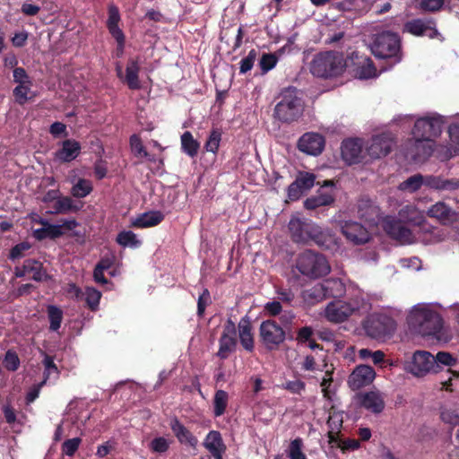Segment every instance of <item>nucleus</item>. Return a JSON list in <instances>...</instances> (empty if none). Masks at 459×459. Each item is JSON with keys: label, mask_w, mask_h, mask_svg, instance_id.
I'll return each mask as SVG.
<instances>
[{"label": "nucleus", "mask_w": 459, "mask_h": 459, "mask_svg": "<svg viewBox=\"0 0 459 459\" xmlns=\"http://www.w3.org/2000/svg\"><path fill=\"white\" fill-rule=\"evenodd\" d=\"M399 220L387 216L383 220L385 231L401 244L414 243L419 238L408 228L403 226L401 221L417 226L427 224L426 212L420 211L415 204H408L399 211Z\"/></svg>", "instance_id": "f257e3e1"}, {"label": "nucleus", "mask_w": 459, "mask_h": 459, "mask_svg": "<svg viewBox=\"0 0 459 459\" xmlns=\"http://www.w3.org/2000/svg\"><path fill=\"white\" fill-rule=\"evenodd\" d=\"M289 230L292 240L297 243L314 241L328 249L337 246L336 238L329 230H323L311 221L292 217L289 222Z\"/></svg>", "instance_id": "f03ea898"}, {"label": "nucleus", "mask_w": 459, "mask_h": 459, "mask_svg": "<svg viewBox=\"0 0 459 459\" xmlns=\"http://www.w3.org/2000/svg\"><path fill=\"white\" fill-rule=\"evenodd\" d=\"M408 324L422 335L437 333L442 327L439 314L429 304H417L409 313Z\"/></svg>", "instance_id": "7ed1b4c3"}, {"label": "nucleus", "mask_w": 459, "mask_h": 459, "mask_svg": "<svg viewBox=\"0 0 459 459\" xmlns=\"http://www.w3.org/2000/svg\"><path fill=\"white\" fill-rule=\"evenodd\" d=\"M442 125L441 117L437 115L421 117L415 122L412 134L414 139H417V146L425 148V145H428L429 148V151L424 152V157L430 156L438 147L434 148L433 141L441 134Z\"/></svg>", "instance_id": "20e7f679"}, {"label": "nucleus", "mask_w": 459, "mask_h": 459, "mask_svg": "<svg viewBox=\"0 0 459 459\" xmlns=\"http://www.w3.org/2000/svg\"><path fill=\"white\" fill-rule=\"evenodd\" d=\"M349 64L342 55L325 52L316 56L311 63V73L317 77H334L342 74Z\"/></svg>", "instance_id": "39448f33"}, {"label": "nucleus", "mask_w": 459, "mask_h": 459, "mask_svg": "<svg viewBox=\"0 0 459 459\" xmlns=\"http://www.w3.org/2000/svg\"><path fill=\"white\" fill-rule=\"evenodd\" d=\"M369 48L373 55L378 58L394 59V63L401 60L400 39L391 30H382L375 34Z\"/></svg>", "instance_id": "423d86ee"}, {"label": "nucleus", "mask_w": 459, "mask_h": 459, "mask_svg": "<svg viewBox=\"0 0 459 459\" xmlns=\"http://www.w3.org/2000/svg\"><path fill=\"white\" fill-rule=\"evenodd\" d=\"M368 304L365 299L359 296L351 301L336 299L327 304L324 310V316L332 323H342L347 320L351 315L366 309Z\"/></svg>", "instance_id": "0eeeda50"}, {"label": "nucleus", "mask_w": 459, "mask_h": 459, "mask_svg": "<svg viewBox=\"0 0 459 459\" xmlns=\"http://www.w3.org/2000/svg\"><path fill=\"white\" fill-rule=\"evenodd\" d=\"M299 271L305 276L318 278L330 273L328 261L322 255L306 251L301 254L297 262Z\"/></svg>", "instance_id": "6e6552de"}, {"label": "nucleus", "mask_w": 459, "mask_h": 459, "mask_svg": "<svg viewBox=\"0 0 459 459\" xmlns=\"http://www.w3.org/2000/svg\"><path fill=\"white\" fill-rule=\"evenodd\" d=\"M302 114V104L294 91L288 90L283 93L282 100L275 106L274 117L286 123L292 122Z\"/></svg>", "instance_id": "1a4fd4ad"}, {"label": "nucleus", "mask_w": 459, "mask_h": 459, "mask_svg": "<svg viewBox=\"0 0 459 459\" xmlns=\"http://www.w3.org/2000/svg\"><path fill=\"white\" fill-rule=\"evenodd\" d=\"M259 336L264 346L269 351L278 349L286 339L283 328L273 320L262 322L259 327Z\"/></svg>", "instance_id": "9d476101"}, {"label": "nucleus", "mask_w": 459, "mask_h": 459, "mask_svg": "<svg viewBox=\"0 0 459 459\" xmlns=\"http://www.w3.org/2000/svg\"><path fill=\"white\" fill-rule=\"evenodd\" d=\"M437 367L434 355L426 351H417L413 353L407 369L416 377H424L429 373H437Z\"/></svg>", "instance_id": "9b49d317"}, {"label": "nucleus", "mask_w": 459, "mask_h": 459, "mask_svg": "<svg viewBox=\"0 0 459 459\" xmlns=\"http://www.w3.org/2000/svg\"><path fill=\"white\" fill-rule=\"evenodd\" d=\"M393 146L391 135L383 134L376 135L366 145V156L368 160H377L386 156Z\"/></svg>", "instance_id": "f8f14e48"}, {"label": "nucleus", "mask_w": 459, "mask_h": 459, "mask_svg": "<svg viewBox=\"0 0 459 459\" xmlns=\"http://www.w3.org/2000/svg\"><path fill=\"white\" fill-rule=\"evenodd\" d=\"M428 217L436 220L443 225H454L457 221V212L444 201L431 204L426 211Z\"/></svg>", "instance_id": "ddd939ff"}, {"label": "nucleus", "mask_w": 459, "mask_h": 459, "mask_svg": "<svg viewBox=\"0 0 459 459\" xmlns=\"http://www.w3.org/2000/svg\"><path fill=\"white\" fill-rule=\"evenodd\" d=\"M350 62L354 66L353 71L356 77L359 79H371L379 74L372 60L366 56L352 52L350 56Z\"/></svg>", "instance_id": "4468645a"}, {"label": "nucleus", "mask_w": 459, "mask_h": 459, "mask_svg": "<svg viewBox=\"0 0 459 459\" xmlns=\"http://www.w3.org/2000/svg\"><path fill=\"white\" fill-rule=\"evenodd\" d=\"M139 62L134 59L128 60L125 73L123 72L122 65L120 64H117L116 65L117 77L131 90H139L142 88V84L139 80Z\"/></svg>", "instance_id": "2eb2a0df"}, {"label": "nucleus", "mask_w": 459, "mask_h": 459, "mask_svg": "<svg viewBox=\"0 0 459 459\" xmlns=\"http://www.w3.org/2000/svg\"><path fill=\"white\" fill-rule=\"evenodd\" d=\"M334 201V187L333 183L330 180H325L321 187L318 189L317 194L314 196L307 198L304 202V206L308 210H313L320 206L329 205Z\"/></svg>", "instance_id": "dca6fc26"}, {"label": "nucleus", "mask_w": 459, "mask_h": 459, "mask_svg": "<svg viewBox=\"0 0 459 459\" xmlns=\"http://www.w3.org/2000/svg\"><path fill=\"white\" fill-rule=\"evenodd\" d=\"M78 226L75 220H64L61 224L45 225L41 229L33 231V236L37 239H44L47 238H56L63 236L65 230H72Z\"/></svg>", "instance_id": "f3484780"}, {"label": "nucleus", "mask_w": 459, "mask_h": 459, "mask_svg": "<svg viewBox=\"0 0 459 459\" xmlns=\"http://www.w3.org/2000/svg\"><path fill=\"white\" fill-rule=\"evenodd\" d=\"M376 377L375 370L368 365L357 366L348 378V385L352 390H359L370 385Z\"/></svg>", "instance_id": "a211bd4d"}, {"label": "nucleus", "mask_w": 459, "mask_h": 459, "mask_svg": "<svg viewBox=\"0 0 459 459\" xmlns=\"http://www.w3.org/2000/svg\"><path fill=\"white\" fill-rule=\"evenodd\" d=\"M359 405L374 414L381 413L385 406L384 394L377 390H371L357 395Z\"/></svg>", "instance_id": "6ab92c4d"}, {"label": "nucleus", "mask_w": 459, "mask_h": 459, "mask_svg": "<svg viewBox=\"0 0 459 459\" xmlns=\"http://www.w3.org/2000/svg\"><path fill=\"white\" fill-rule=\"evenodd\" d=\"M364 327L369 336L378 339L390 334L394 323L385 317L372 316L367 320Z\"/></svg>", "instance_id": "aec40b11"}, {"label": "nucleus", "mask_w": 459, "mask_h": 459, "mask_svg": "<svg viewBox=\"0 0 459 459\" xmlns=\"http://www.w3.org/2000/svg\"><path fill=\"white\" fill-rule=\"evenodd\" d=\"M449 146L439 145L436 149L437 156L442 160L459 154V124L451 125L448 128Z\"/></svg>", "instance_id": "412c9836"}, {"label": "nucleus", "mask_w": 459, "mask_h": 459, "mask_svg": "<svg viewBox=\"0 0 459 459\" xmlns=\"http://www.w3.org/2000/svg\"><path fill=\"white\" fill-rule=\"evenodd\" d=\"M342 232L351 242L360 245L370 238L368 230L361 224L354 221H347L342 226Z\"/></svg>", "instance_id": "4be33fe9"}, {"label": "nucleus", "mask_w": 459, "mask_h": 459, "mask_svg": "<svg viewBox=\"0 0 459 459\" xmlns=\"http://www.w3.org/2000/svg\"><path fill=\"white\" fill-rule=\"evenodd\" d=\"M342 157L348 164H354L367 159L366 152L358 140H346L342 145Z\"/></svg>", "instance_id": "5701e85b"}, {"label": "nucleus", "mask_w": 459, "mask_h": 459, "mask_svg": "<svg viewBox=\"0 0 459 459\" xmlns=\"http://www.w3.org/2000/svg\"><path fill=\"white\" fill-rule=\"evenodd\" d=\"M235 325L232 321L229 320L220 339V349L218 351V356L220 358L226 359L229 354L235 350L237 344L235 340Z\"/></svg>", "instance_id": "b1692460"}, {"label": "nucleus", "mask_w": 459, "mask_h": 459, "mask_svg": "<svg viewBox=\"0 0 459 459\" xmlns=\"http://www.w3.org/2000/svg\"><path fill=\"white\" fill-rule=\"evenodd\" d=\"M325 140L322 135L316 133H307L299 141V149L310 155H317L322 152Z\"/></svg>", "instance_id": "393cba45"}, {"label": "nucleus", "mask_w": 459, "mask_h": 459, "mask_svg": "<svg viewBox=\"0 0 459 459\" xmlns=\"http://www.w3.org/2000/svg\"><path fill=\"white\" fill-rule=\"evenodd\" d=\"M81 152L79 142L68 139L61 143V147L55 152V158L61 162H70L75 160Z\"/></svg>", "instance_id": "a878e982"}, {"label": "nucleus", "mask_w": 459, "mask_h": 459, "mask_svg": "<svg viewBox=\"0 0 459 459\" xmlns=\"http://www.w3.org/2000/svg\"><path fill=\"white\" fill-rule=\"evenodd\" d=\"M164 215L159 211H150L132 218L130 225L134 228H150L160 224Z\"/></svg>", "instance_id": "bb28decb"}, {"label": "nucleus", "mask_w": 459, "mask_h": 459, "mask_svg": "<svg viewBox=\"0 0 459 459\" xmlns=\"http://www.w3.org/2000/svg\"><path fill=\"white\" fill-rule=\"evenodd\" d=\"M204 445L215 459H222L225 446L218 431H210L205 437Z\"/></svg>", "instance_id": "cd10ccee"}, {"label": "nucleus", "mask_w": 459, "mask_h": 459, "mask_svg": "<svg viewBox=\"0 0 459 459\" xmlns=\"http://www.w3.org/2000/svg\"><path fill=\"white\" fill-rule=\"evenodd\" d=\"M238 338L243 348L247 351H253L255 348L252 325L248 319L242 318L238 325Z\"/></svg>", "instance_id": "c85d7f7f"}, {"label": "nucleus", "mask_w": 459, "mask_h": 459, "mask_svg": "<svg viewBox=\"0 0 459 459\" xmlns=\"http://www.w3.org/2000/svg\"><path fill=\"white\" fill-rule=\"evenodd\" d=\"M170 428L181 444L191 447H195L197 445V438L178 419L171 420Z\"/></svg>", "instance_id": "c756f323"}, {"label": "nucleus", "mask_w": 459, "mask_h": 459, "mask_svg": "<svg viewBox=\"0 0 459 459\" xmlns=\"http://www.w3.org/2000/svg\"><path fill=\"white\" fill-rule=\"evenodd\" d=\"M342 423H343L342 412L339 411H335L334 409H332L329 413V417H328V420H327V425L329 428L328 437L331 440L336 439V437H337L338 434L340 433L341 429L342 427Z\"/></svg>", "instance_id": "7c9ffc66"}, {"label": "nucleus", "mask_w": 459, "mask_h": 459, "mask_svg": "<svg viewBox=\"0 0 459 459\" xmlns=\"http://www.w3.org/2000/svg\"><path fill=\"white\" fill-rule=\"evenodd\" d=\"M302 298L305 303H307L308 306H313L327 297L322 283H318L313 286L311 289L304 290L302 292Z\"/></svg>", "instance_id": "2f4dec72"}, {"label": "nucleus", "mask_w": 459, "mask_h": 459, "mask_svg": "<svg viewBox=\"0 0 459 459\" xmlns=\"http://www.w3.org/2000/svg\"><path fill=\"white\" fill-rule=\"evenodd\" d=\"M424 185L437 190L459 189V179L442 180L438 178L428 177L424 178Z\"/></svg>", "instance_id": "473e14b6"}, {"label": "nucleus", "mask_w": 459, "mask_h": 459, "mask_svg": "<svg viewBox=\"0 0 459 459\" xmlns=\"http://www.w3.org/2000/svg\"><path fill=\"white\" fill-rule=\"evenodd\" d=\"M82 204H76L71 197H58L54 205V213H67L70 212H78Z\"/></svg>", "instance_id": "72a5a7b5"}, {"label": "nucleus", "mask_w": 459, "mask_h": 459, "mask_svg": "<svg viewBox=\"0 0 459 459\" xmlns=\"http://www.w3.org/2000/svg\"><path fill=\"white\" fill-rule=\"evenodd\" d=\"M182 151L190 157H195L198 153L200 143L194 139L192 134L188 131L181 135Z\"/></svg>", "instance_id": "f704fd0d"}, {"label": "nucleus", "mask_w": 459, "mask_h": 459, "mask_svg": "<svg viewBox=\"0 0 459 459\" xmlns=\"http://www.w3.org/2000/svg\"><path fill=\"white\" fill-rule=\"evenodd\" d=\"M117 242L123 247L137 248L142 241L131 230H123L117 236Z\"/></svg>", "instance_id": "c9c22d12"}, {"label": "nucleus", "mask_w": 459, "mask_h": 459, "mask_svg": "<svg viewBox=\"0 0 459 459\" xmlns=\"http://www.w3.org/2000/svg\"><path fill=\"white\" fill-rule=\"evenodd\" d=\"M93 190L92 183L85 178H79L71 188V195L76 198H84Z\"/></svg>", "instance_id": "e433bc0d"}, {"label": "nucleus", "mask_w": 459, "mask_h": 459, "mask_svg": "<svg viewBox=\"0 0 459 459\" xmlns=\"http://www.w3.org/2000/svg\"><path fill=\"white\" fill-rule=\"evenodd\" d=\"M24 268L28 274H31V278L35 281H43L47 278L46 272L42 269V264L36 260H26Z\"/></svg>", "instance_id": "4c0bfd02"}, {"label": "nucleus", "mask_w": 459, "mask_h": 459, "mask_svg": "<svg viewBox=\"0 0 459 459\" xmlns=\"http://www.w3.org/2000/svg\"><path fill=\"white\" fill-rule=\"evenodd\" d=\"M229 394L224 390L216 391L213 398V412L216 417L221 416L227 408Z\"/></svg>", "instance_id": "58836bf2"}, {"label": "nucleus", "mask_w": 459, "mask_h": 459, "mask_svg": "<svg viewBox=\"0 0 459 459\" xmlns=\"http://www.w3.org/2000/svg\"><path fill=\"white\" fill-rule=\"evenodd\" d=\"M82 297H84L87 306L91 310H97L99 307L100 300L101 298L100 291L97 290L92 287H86Z\"/></svg>", "instance_id": "ea45409f"}, {"label": "nucleus", "mask_w": 459, "mask_h": 459, "mask_svg": "<svg viewBox=\"0 0 459 459\" xmlns=\"http://www.w3.org/2000/svg\"><path fill=\"white\" fill-rule=\"evenodd\" d=\"M326 297H337L343 290L342 282L338 279H328L322 282Z\"/></svg>", "instance_id": "a19ab883"}, {"label": "nucleus", "mask_w": 459, "mask_h": 459, "mask_svg": "<svg viewBox=\"0 0 459 459\" xmlns=\"http://www.w3.org/2000/svg\"><path fill=\"white\" fill-rule=\"evenodd\" d=\"M130 147H131L133 153L136 157L145 158L149 160H154V158L152 156H151L144 149V147L142 143V141L138 135L133 134L130 137Z\"/></svg>", "instance_id": "79ce46f5"}, {"label": "nucleus", "mask_w": 459, "mask_h": 459, "mask_svg": "<svg viewBox=\"0 0 459 459\" xmlns=\"http://www.w3.org/2000/svg\"><path fill=\"white\" fill-rule=\"evenodd\" d=\"M447 374V378L440 382L441 390L454 392L459 386V371L448 369Z\"/></svg>", "instance_id": "37998d69"}, {"label": "nucleus", "mask_w": 459, "mask_h": 459, "mask_svg": "<svg viewBox=\"0 0 459 459\" xmlns=\"http://www.w3.org/2000/svg\"><path fill=\"white\" fill-rule=\"evenodd\" d=\"M242 37V30H225V33L221 35V40L226 39V43L232 50L240 47Z\"/></svg>", "instance_id": "c03bdc74"}, {"label": "nucleus", "mask_w": 459, "mask_h": 459, "mask_svg": "<svg viewBox=\"0 0 459 459\" xmlns=\"http://www.w3.org/2000/svg\"><path fill=\"white\" fill-rule=\"evenodd\" d=\"M422 185H424V178L421 175L417 174L402 182L399 185V189L403 191L415 192Z\"/></svg>", "instance_id": "a18cd8bd"}, {"label": "nucleus", "mask_w": 459, "mask_h": 459, "mask_svg": "<svg viewBox=\"0 0 459 459\" xmlns=\"http://www.w3.org/2000/svg\"><path fill=\"white\" fill-rule=\"evenodd\" d=\"M440 419L443 422L455 426L459 424V407L442 408L440 411Z\"/></svg>", "instance_id": "49530a36"}, {"label": "nucleus", "mask_w": 459, "mask_h": 459, "mask_svg": "<svg viewBox=\"0 0 459 459\" xmlns=\"http://www.w3.org/2000/svg\"><path fill=\"white\" fill-rule=\"evenodd\" d=\"M48 315L49 319V328L52 331H56L60 328L61 322L63 319V312L60 308L56 306L48 307Z\"/></svg>", "instance_id": "de8ad7c7"}, {"label": "nucleus", "mask_w": 459, "mask_h": 459, "mask_svg": "<svg viewBox=\"0 0 459 459\" xmlns=\"http://www.w3.org/2000/svg\"><path fill=\"white\" fill-rule=\"evenodd\" d=\"M31 82H26L23 83H19L13 90V96L15 98L16 102L22 105L29 99V93L30 91Z\"/></svg>", "instance_id": "09e8293b"}, {"label": "nucleus", "mask_w": 459, "mask_h": 459, "mask_svg": "<svg viewBox=\"0 0 459 459\" xmlns=\"http://www.w3.org/2000/svg\"><path fill=\"white\" fill-rule=\"evenodd\" d=\"M221 140V131L218 129L212 130L204 145L205 150L215 154L219 150Z\"/></svg>", "instance_id": "8fccbe9b"}, {"label": "nucleus", "mask_w": 459, "mask_h": 459, "mask_svg": "<svg viewBox=\"0 0 459 459\" xmlns=\"http://www.w3.org/2000/svg\"><path fill=\"white\" fill-rule=\"evenodd\" d=\"M437 361V373L441 370V366L454 367L457 363V359L454 358L449 352L439 351L434 356Z\"/></svg>", "instance_id": "3c124183"}, {"label": "nucleus", "mask_w": 459, "mask_h": 459, "mask_svg": "<svg viewBox=\"0 0 459 459\" xmlns=\"http://www.w3.org/2000/svg\"><path fill=\"white\" fill-rule=\"evenodd\" d=\"M316 181V176L309 172H299L295 182L300 186L304 192L311 189Z\"/></svg>", "instance_id": "603ef678"}, {"label": "nucleus", "mask_w": 459, "mask_h": 459, "mask_svg": "<svg viewBox=\"0 0 459 459\" xmlns=\"http://www.w3.org/2000/svg\"><path fill=\"white\" fill-rule=\"evenodd\" d=\"M108 14V29H118V22L120 21V13L118 8L114 4H109Z\"/></svg>", "instance_id": "864d4df0"}, {"label": "nucleus", "mask_w": 459, "mask_h": 459, "mask_svg": "<svg viewBox=\"0 0 459 459\" xmlns=\"http://www.w3.org/2000/svg\"><path fill=\"white\" fill-rule=\"evenodd\" d=\"M302 441L299 438L291 441L290 446L289 457L290 459H307L302 452Z\"/></svg>", "instance_id": "5fc2aeb1"}, {"label": "nucleus", "mask_w": 459, "mask_h": 459, "mask_svg": "<svg viewBox=\"0 0 459 459\" xmlns=\"http://www.w3.org/2000/svg\"><path fill=\"white\" fill-rule=\"evenodd\" d=\"M169 447V442L163 437H155L150 443V448L154 453H165Z\"/></svg>", "instance_id": "6e6d98bb"}, {"label": "nucleus", "mask_w": 459, "mask_h": 459, "mask_svg": "<svg viewBox=\"0 0 459 459\" xmlns=\"http://www.w3.org/2000/svg\"><path fill=\"white\" fill-rule=\"evenodd\" d=\"M43 364L45 366V377H44V380L45 382L47 381V379L48 377H50L51 376H54L55 377H56L59 374L58 372V369L56 366V364L54 363V360L51 357L46 355L45 358H44V360H43Z\"/></svg>", "instance_id": "4d7b16f0"}, {"label": "nucleus", "mask_w": 459, "mask_h": 459, "mask_svg": "<svg viewBox=\"0 0 459 459\" xmlns=\"http://www.w3.org/2000/svg\"><path fill=\"white\" fill-rule=\"evenodd\" d=\"M81 444V438L74 437L64 442L62 451L65 455L72 456L77 451Z\"/></svg>", "instance_id": "13d9d810"}, {"label": "nucleus", "mask_w": 459, "mask_h": 459, "mask_svg": "<svg viewBox=\"0 0 459 459\" xmlns=\"http://www.w3.org/2000/svg\"><path fill=\"white\" fill-rule=\"evenodd\" d=\"M4 364L8 370L14 371L19 368L20 359L14 351H8L5 354Z\"/></svg>", "instance_id": "bf43d9fd"}, {"label": "nucleus", "mask_w": 459, "mask_h": 459, "mask_svg": "<svg viewBox=\"0 0 459 459\" xmlns=\"http://www.w3.org/2000/svg\"><path fill=\"white\" fill-rule=\"evenodd\" d=\"M448 238L449 237L447 236L446 233H445L444 230L433 228L431 232L429 233V236H425L422 238V241H424L426 243H434V242H439V241L445 240Z\"/></svg>", "instance_id": "052dcab7"}, {"label": "nucleus", "mask_w": 459, "mask_h": 459, "mask_svg": "<svg viewBox=\"0 0 459 459\" xmlns=\"http://www.w3.org/2000/svg\"><path fill=\"white\" fill-rule=\"evenodd\" d=\"M30 248L28 242H22L14 246L10 252V259L15 260L22 257L27 250Z\"/></svg>", "instance_id": "680f3d73"}, {"label": "nucleus", "mask_w": 459, "mask_h": 459, "mask_svg": "<svg viewBox=\"0 0 459 459\" xmlns=\"http://www.w3.org/2000/svg\"><path fill=\"white\" fill-rule=\"evenodd\" d=\"M282 388L292 394H300L305 389V384L301 380L296 379L285 382Z\"/></svg>", "instance_id": "e2e57ef3"}, {"label": "nucleus", "mask_w": 459, "mask_h": 459, "mask_svg": "<svg viewBox=\"0 0 459 459\" xmlns=\"http://www.w3.org/2000/svg\"><path fill=\"white\" fill-rule=\"evenodd\" d=\"M256 54L255 50H251L248 55L240 61V73L246 74L250 71L254 65Z\"/></svg>", "instance_id": "0e129e2a"}, {"label": "nucleus", "mask_w": 459, "mask_h": 459, "mask_svg": "<svg viewBox=\"0 0 459 459\" xmlns=\"http://www.w3.org/2000/svg\"><path fill=\"white\" fill-rule=\"evenodd\" d=\"M428 151H429L428 145H425V148L418 147L417 146V139H415L413 147L411 150V155L415 161L421 162L429 157V156H426V157L423 156L424 152H428Z\"/></svg>", "instance_id": "69168bd1"}, {"label": "nucleus", "mask_w": 459, "mask_h": 459, "mask_svg": "<svg viewBox=\"0 0 459 459\" xmlns=\"http://www.w3.org/2000/svg\"><path fill=\"white\" fill-rule=\"evenodd\" d=\"M277 63V58L273 55H264L260 60V66L264 72L273 69Z\"/></svg>", "instance_id": "338daca9"}, {"label": "nucleus", "mask_w": 459, "mask_h": 459, "mask_svg": "<svg viewBox=\"0 0 459 459\" xmlns=\"http://www.w3.org/2000/svg\"><path fill=\"white\" fill-rule=\"evenodd\" d=\"M282 310L280 301L273 300L264 305V312L270 316L280 315Z\"/></svg>", "instance_id": "774afa93"}]
</instances>
